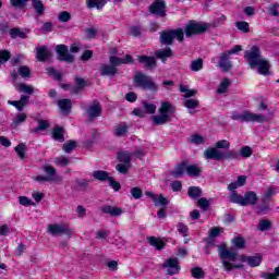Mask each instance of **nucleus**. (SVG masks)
<instances>
[{
  "instance_id": "obj_1",
  "label": "nucleus",
  "mask_w": 279,
  "mask_h": 279,
  "mask_svg": "<svg viewBox=\"0 0 279 279\" xmlns=\"http://www.w3.org/2000/svg\"><path fill=\"white\" fill-rule=\"evenodd\" d=\"M218 256L222 263L225 271L243 269V264H234L239 254L234 250H228L226 244L218 245Z\"/></svg>"
},
{
  "instance_id": "obj_2",
  "label": "nucleus",
  "mask_w": 279,
  "mask_h": 279,
  "mask_svg": "<svg viewBox=\"0 0 279 279\" xmlns=\"http://www.w3.org/2000/svg\"><path fill=\"white\" fill-rule=\"evenodd\" d=\"M205 160H216L221 162V160H239V153L234 149H229L227 151H221L217 148H207L204 151Z\"/></svg>"
},
{
  "instance_id": "obj_3",
  "label": "nucleus",
  "mask_w": 279,
  "mask_h": 279,
  "mask_svg": "<svg viewBox=\"0 0 279 279\" xmlns=\"http://www.w3.org/2000/svg\"><path fill=\"white\" fill-rule=\"evenodd\" d=\"M158 113L151 117L153 125H165V123H169L171 121V114H173V105L169 101H162Z\"/></svg>"
},
{
  "instance_id": "obj_4",
  "label": "nucleus",
  "mask_w": 279,
  "mask_h": 279,
  "mask_svg": "<svg viewBox=\"0 0 279 279\" xmlns=\"http://www.w3.org/2000/svg\"><path fill=\"white\" fill-rule=\"evenodd\" d=\"M187 195L191 199L197 201V206L201 210H210L213 206L214 198L202 197L203 191L199 186H190L187 190Z\"/></svg>"
},
{
  "instance_id": "obj_5",
  "label": "nucleus",
  "mask_w": 279,
  "mask_h": 279,
  "mask_svg": "<svg viewBox=\"0 0 279 279\" xmlns=\"http://www.w3.org/2000/svg\"><path fill=\"white\" fill-rule=\"evenodd\" d=\"M230 202L240 206H256L258 204V195L254 191L246 192L244 196L233 192L230 195Z\"/></svg>"
},
{
  "instance_id": "obj_6",
  "label": "nucleus",
  "mask_w": 279,
  "mask_h": 279,
  "mask_svg": "<svg viewBox=\"0 0 279 279\" xmlns=\"http://www.w3.org/2000/svg\"><path fill=\"white\" fill-rule=\"evenodd\" d=\"M232 121H241V123H265V117L260 113H253L244 110L242 113L233 111L231 113Z\"/></svg>"
},
{
  "instance_id": "obj_7",
  "label": "nucleus",
  "mask_w": 279,
  "mask_h": 279,
  "mask_svg": "<svg viewBox=\"0 0 279 279\" xmlns=\"http://www.w3.org/2000/svg\"><path fill=\"white\" fill-rule=\"evenodd\" d=\"M208 29H210V24L192 20L185 25L184 33L186 38H191L192 36H199L201 34H206Z\"/></svg>"
},
{
  "instance_id": "obj_8",
  "label": "nucleus",
  "mask_w": 279,
  "mask_h": 279,
  "mask_svg": "<svg viewBox=\"0 0 279 279\" xmlns=\"http://www.w3.org/2000/svg\"><path fill=\"white\" fill-rule=\"evenodd\" d=\"M133 82L136 86L143 88L144 90H158V85L154 83V80L144 73L137 72L133 77Z\"/></svg>"
},
{
  "instance_id": "obj_9",
  "label": "nucleus",
  "mask_w": 279,
  "mask_h": 279,
  "mask_svg": "<svg viewBox=\"0 0 279 279\" xmlns=\"http://www.w3.org/2000/svg\"><path fill=\"white\" fill-rule=\"evenodd\" d=\"M244 58L251 69H256L258 62L263 60V57H260V48L253 46L250 51L244 52Z\"/></svg>"
},
{
  "instance_id": "obj_10",
  "label": "nucleus",
  "mask_w": 279,
  "mask_h": 279,
  "mask_svg": "<svg viewBox=\"0 0 279 279\" xmlns=\"http://www.w3.org/2000/svg\"><path fill=\"white\" fill-rule=\"evenodd\" d=\"M48 234L51 236H60V234H66L71 236L73 234V229L69 228L66 225L51 223L47 226Z\"/></svg>"
},
{
  "instance_id": "obj_11",
  "label": "nucleus",
  "mask_w": 279,
  "mask_h": 279,
  "mask_svg": "<svg viewBox=\"0 0 279 279\" xmlns=\"http://www.w3.org/2000/svg\"><path fill=\"white\" fill-rule=\"evenodd\" d=\"M148 12L154 16L165 19L167 16V3L165 0H155L149 7Z\"/></svg>"
},
{
  "instance_id": "obj_12",
  "label": "nucleus",
  "mask_w": 279,
  "mask_h": 279,
  "mask_svg": "<svg viewBox=\"0 0 279 279\" xmlns=\"http://www.w3.org/2000/svg\"><path fill=\"white\" fill-rule=\"evenodd\" d=\"M56 52L60 62H68L69 64L75 62V57L69 53V47L66 45H57Z\"/></svg>"
},
{
  "instance_id": "obj_13",
  "label": "nucleus",
  "mask_w": 279,
  "mask_h": 279,
  "mask_svg": "<svg viewBox=\"0 0 279 279\" xmlns=\"http://www.w3.org/2000/svg\"><path fill=\"white\" fill-rule=\"evenodd\" d=\"M146 197L151 199L154 206L158 208H167V205L170 204L169 197H165L162 194H156L149 191L145 192Z\"/></svg>"
},
{
  "instance_id": "obj_14",
  "label": "nucleus",
  "mask_w": 279,
  "mask_h": 279,
  "mask_svg": "<svg viewBox=\"0 0 279 279\" xmlns=\"http://www.w3.org/2000/svg\"><path fill=\"white\" fill-rule=\"evenodd\" d=\"M101 104L98 100H94L86 109V114L89 121H95L97 117H101Z\"/></svg>"
},
{
  "instance_id": "obj_15",
  "label": "nucleus",
  "mask_w": 279,
  "mask_h": 279,
  "mask_svg": "<svg viewBox=\"0 0 279 279\" xmlns=\"http://www.w3.org/2000/svg\"><path fill=\"white\" fill-rule=\"evenodd\" d=\"M109 62L111 66H114V69H117V66H121V64H134V59L130 54H126L125 58L111 56L109 58Z\"/></svg>"
},
{
  "instance_id": "obj_16",
  "label": "nucleus",
  "mask_w": 279,
  "mask_h": 279,
  "mask_svg": "<svg viewBox=\"0 0 279 279\" xmlns=\"http://www.w3.org/2000/svg\"><path fill=\"white\" fill-rule=\"evenodd\" d=\"M43 171L44 173H46L48 182H62V178L58 175V171L56 170V168L51 166H44Z\"/></svg>"
},
{
  "instance_id": "obj_17",
  "label": "nucleus",
  "mask_w": 279,
  "mask_h": 279,
  "mask_svg": "<svg viewBox=\"0 0 279 279\" xmlns=\"http://www.w3.org/2000/svg\"><path fill=\"white\" fill-rule=\"evenodd\" d=\"M173 40H175V31H162L160 32V43L161 45H173Z\"/></svg>"
},
{
  "instance_id": "obj_18",
  "label": "nucleus",
  "mask_w": 279,
  "mask_h": 279,
  "mask_svg": "<svg viewBox=\"0 0 279 279\" xmlns=\"http://www.w3.org/2000/svg\"><path fill=\"white\" fill-rule=\"evenodd\" d=\"M241 263H247L250 267H260V263H263V257L260 255L257 256H240Z\"/></svg>"
},
{
  "instance_id": "obj_19",
  "label": "nucleus",
  "mask_w": 279,
  "mask_h": 279,
  "mask_svg": "<svg viewBox=\"0 0 279 279\" xmlns=\"http://www.w3.org/2000/svg\"><path fill=\"white\" fill-rule=\"evenodd\" d=\"M218 66L225 73H228V71H230L232 69V62H230V54H228V52H222L220 54V60H219Z\"/></svg>"
},
{
  "instance_id": "obj_20",
  "label": "nucleus",
  "mask_w": 279,
  "mask_h": 279,
  "mask_svg": "<svg viewBox=\"0 0 279 279\" xmlns=\"http://www.w3.org/2000/svg\"><path fill=\"white\" fill-rule=\"evenodd\" d=\"M119 72L114 65L102 63L100 64L99 73L102 77L110 76L114 77V75Z\"/></svg>"
},
{
  "instance_id": "obj_21",
  "label": "nucleus",
  "mask_w": 279,
  "mask_h": 279,
  "mask_svg": "<svg viewBox=\"0 0 279 279\" xmlns=\"http://www.w3.org/2000/svg\"><path fill=\"white\" fill-rule=\"evenodd\" d=\"M51 58V52L47 49V46L36 48V59L38 62H47Z\"/></svg>"
},
{
  "instance_id": "obj_22",
  "label": "nucleus",
  "mask_w": 279,
  "mask_h": 279,
  "mask_svg": "<svg viewBox=\"0 0 279 279\" xmlns=\"http://www.w3.org/2000/svg\"><path fill=\"white\" fill-rule=\"evenodd\" d=\"M184 108H187L189 114H195L197 112V108H199V101L193 98H186L183 101Z\"/></svg>"
},
{
  "instance_id": "obj_23",
  "label": "nucleus",
  "mask_w": 279,
  "mask_h": 279,
  "mask_svg": "<svg viewBox=\"0 0 279 279\" xmlns=\"http://www.w3.org/2000/svg\"><path fill=\"white\" fill-rule=\"evenodd\" d=\"M173 56V50L171 48H161L155 52V58L161 60V62H167V58H171Z\"/></svg>"
},
{
  "instance_id": "obj_24",
  "label": "nucleus",
  "mask_w": 279,
  "mask_h": 279,
  "mask_svg": "<svg viewBox=\"0 0 279 279\" xmlns=\"http://www.w3.org/2000/svg\"><path fill=\"white\" fill-rule=\"evenodd\" d=\"M203 169L199 163L189 165L187 175L190 178H202Z\"/></svg>"
},
{
  "instance_id": "obj_25",
  "label": "nucleus",
  "mask_w": 279,
  "mask_h": 279,
  "mask_svg": "<svg viewBox=\"0 0 279 279\" xmlns=\"http://www.w3.org/2000/svg\"><path fill=\"white\" fill-rule=\"evenodd\" d=\"M138 62L144 64L146 69H156V57L141 56Z\"/></svg>"
},
{
  "instance_id": "obj_26",
  "label": "nucleus",
  "mask_w": 279,
  "mask_h": 279,
  "mask_svg": "<svg viewBox=\"0 0 279 279\" xmlns=\"http://www.w3.org/2000/svg\"><path fill=\"white\" fill-rule=\"evenodd\" d=\"M257 72L259 75H268L269 69H271V65L269 64V61L262 59L259 62H257Z\"/></svg>"
},
{
  "instance_id": "obj_27",
  "label": "nucleus",
  "mask_w": 279,
  "mask_h": 279,
  "mask_svg": "<svg viewBox=\"0 0 279 279\" xmlns=\"http://www.w3.org/2000/svg\"><path fill=\"white\" fill-rule=\"evenodd\" d=\"M163 269H167L166 275L167 276H173L175 274V258H168L163 264H162Z\"/></svg>"
},
{
  "instance_id": "obj_28",
  "label": "nucleus",
  "mask_w": 279,
  "mask_h": 279,
  "mask_svg": "<svg viewBox=\"0 0 279 279\" xmlns=\"http://www.w3.org/2000/svg\"><path fill=\"white\" fill-rule=\"evenodd\" d=\"M32 1V8L35 10V14L37 16H43L45 14V3H43L41 0H31Z\"/></svg>"
},
{
  "instance_id": "obj_29",
  "label": "nucleus",
  "mask_w": 279,
  "mask_h": 279,
  "mask_svg": "<svg viewBox=\"0 0 279 279\" xmlns=\"http://www.w3.org/2000/svg\"><path fill=\"white\" fill-rule=\"evenodd\" d=\"M86 5L88 10H93L95 8L96 10H104L106 0H86Z\"/></svg>"
},
{
  "instance_id": "obj_30",
  "label": "nucleus",
  "mask_w": 279,
  "mask_h": 279,
  "mask_svg": "<svg viewBox=\"0 0 279 279\" xmlns=\"http://www.w3.org/2000/svg\"><path fill=\"white\" fill-rule=\"evenodd\" d=\"M148 243L155 247V250H158L159 252L165 247V241L160 238L156 236H149L147 238Z\"/></svg>"
},
{
  "instance_id": "obj_31",
  "label": "nucleus",
  "mask_w": 279,
  "mask_h": 279,
  "mask_svg": "<svg viewBox=\"0 0 279 279\" xmlns=\"http://www.w3.org/2000/svg\"><path fill=\"white\" fill-rule=\"evenodd\" d=\"M37 128L31 130V134H38V132H45V130H49V121L39 119L37 120Z\"/></svg>"
},
{
  "instance_id": "obj_32",
  "label": "nucleus",
  "mask_w": 279,
  "mask_h": 279,
  "mask_svg": "<svg viewBox=\"0 0 279 279\" xmlns=\"http://www.w3.org/2000/svg\"><path fill=\"white\" fill-rule=\"evenodd\" d=\"M119 162H123L124 165H132V153L128 150L118 153Z\"/></svg>"
},
{
  "instance_id": "obj_33",
  "label": "nucleus",
  "mask_w": 279,
  "mask_h": 279,
  "mask_svg": "<svg viewBox=\"0 0 279 279\" xmlns=\"http://www.w3.org/2000/svg\"><path fill=\"white\" fill-rule=\"evenodd\" d=\"M128 130H130V126H128V123L125 122H120L118 125L114 128V134L118 137L125 136L128 134Z\"/></svg>"
},
{
  "instance_id": "obj_34",
  "label": "nucleus",
  "mask_w": 279,
  "mask_h": 279,
  "mask_svg": "<svg viewBox=\"0 0 279 279\" xmlns=\"http://www.w3.org/2000/svg\"><path fill=\"white\" fill-rule=\"evenodd\" d=\"M189 173V160H183L177 166L175 175L177 178L184 175V173Z\"/></svg>"
},
{
  "instance_id": "obj_35",
  "label": "nucleus",
  "mask_w": 279,
  "mask_h": 279,
  "mask_svg": "<svg viewBox=\"0 0 279 279\" xmlns=\"http://www.w3.org/2000/svg\"><path fill=\"white\" fill-rule=\"evenodd\" d=\"M93 178L99 180V182H106V180H110V173L104 170H96L93 172Z\"/></svg>"
},
{
  "instance_id": "obj_36",
  "label": "nucleus",
  "mask_w": 279,
  "mask_h": 279,
  "mask_svg": "<svg viewBox=\"0 0 279 279\" xmlns=\"http://www.w3.org/2000/svg\"><path fill=\"white\" fill-rule=\"evenodd\" d=\"M177 230L181 236L185 238L184 243H189V239L186 238L189 236V226L184 225V222H179Z\"/></svg>"
},
{
  "instance_id": "obj_37",
  "label": "nucleus",
  "mask_w": 279,
  "mask_h": 279,
  "mask_svg": "<svg viewBox=\"0 0 279 279\" xmlns=\"http://www.w3.org/2000/svg\"><path fill=\"white\" fill-rule=\"evenodd\" d=\"M58 106L61 112H71V108H73L71 99H61L58 101Z\"/></svg>"
},
{
  "instance_id": "obj_38",
  "label": "nucleus",
  "mask_w": 279,
  "mask_h": 279,
  "mask_svg": "<svg viewBox=\"0 0 279 279\" xmlns=\"http://www.w3.org/2000/svg\"><path fill=\"white\" fill-rule=\"evenodd\" d=\"M179 90L181 93H184L183 95L184 99H191V97H195V95H197V90L189 89V86L186 85H180Z\"/></svg>"
},
{
  "instance_id": "obj_39",
  "label": "nucleus",
  "mask_w": 279,
  "mask_h": 279,
  "mask_svg": "<svg viewBox=\"0 0 279 279\" xmlns=\"http://www.w3.org/2000/svg\"><path fill=\"white\" fill-rule=\"evenodd\" d=\"M52 138L59 143H64V129L60 126L54 128L52 132Z\"/></svg>"
},
{
  "instance_id": "obj_40",
  "label": "nucleus",
  "mask_w": 279,
  "mask_h": 279,
  "mask_svg": "<svg viewBox=\"0 0 279 279\" xmlns=\"http://www.w3.org/2000/svg\"><path fill=\"white\" fill-rule=\"evenodd\" d=\"M190 69L194 73H197V71H202V69H204V59L198 58L196 60H193L190 64Z\"/></svg>"
},
{
  "instance_id": "obj_41",
  "label": "nucleus",
  "mask_w": 279,
  "mask_h": 279,
  "mask_svg": "<svg viewBox=\"0 0 279 279\" xmlns=\"http://www.w3.org/2000/svg\"><path fill=\"white\" fill-rule=\"evenodd\" d=\"M25 121H27V114L25 113H19L14 121L11 123V128H13V130H16V128H19V125H21V123H25Z\"/></svg>"
},
{
  "instance_id": "obj_42",
  "label": "nucleus",
  "mask_w": 279,
  "mask_h": 279,
  "mask_svg": "<svg viewBox=\"0 0 279 279\" xmlns=\"http://www.w3.org/2000/svg\"><path fill=\"white\" fill-rule=\"evenodd\" d=\"M232 245L236 247V250H243L245 248V239L241 235H238L232 239L231 241Z\"/></svg>"
},
{
  "instance_id": "obj_43",
  "label": "nucleus",
  "mask_w": 279,
  "mask_h": 279,
  "mask_svg": "<svg viewBox=\"0 0 279 279\" xmlns=\"http://www.w3.org/2000/svg\"><path fill=\"white\" fill-rule=\"evenodd\" d=\"M19 93H25L26 95H34V86L23 83L17 84Z\"/></svg>"
},
{
  "instance_id": "obj_44",
  "label": "nucleus",
  "mask_w": 279,
  "mask_h": 279,
  "mask_svg": "<svg viewBox=\"0 0 279 279\" xmlns=\"http://www.w3.org/2000/svg\"><path fill=\"white\" fill-rule=\"evenodd\" d=\"M230 80L223 78L217 89L218 95H223V93H227L228 88H230Z\"/></svg>"
},
{
  "instance_id": "obj_45",
  "label": "nucleus",
  "mask_w": 279,
  "mask_h": 279,
  "mask_svg": "<svg viewBox=\"0 0 279 279\" xmlns=\"http://www.w3.org/2000/svg\"><path fill=\"white\" fill-rule=\"evenodd\" d=\"M75 147H77V142L70 140L69 142L63 144L62 149L65 154H71V151H73V149H75Z\"/></svg>"
},
{
  "instance_id": "obj_46",
  "label": "nucleus",
  "mask_w": 279,
  "mask_h": 279,
  "mask_svg": "<svg viewBox=\"0 0 279 279\" xmlns=\"http://www.w3.org/2000/svg\"><path fill=\"white\" fill-rule=\"evenodd\" d=\"M209 149H226V150H229L230 149V142H228V140L218 141L215 144V147H209Z\"/></svg>"
},
{
  "instance_id": "obj_47",
  "label": "nucleus",
  "mask_w": 279,
  "mask_h": 279,
  "mask_svg": "<svg viewBox=\"0 0 279 279\" xmlns=\"http://www.w3.org/2000/svg\"><path fill=\"white\" fill-rule=\"evenodd\" d=\"M25 151H27V146L24 143H21L15 147V153L21 160L25 159Z\"/></svg>"
},
{
  "instance_id": "obj_48",
  "label": "nucleus",
  "mask_w": 279,
  "mask_h": 279,
  "mask_svg": "<svg viewBox=\"0 0 279 279\" xmlns=\"http://www.w3.org/2000/svg\"><path fill=\"white\" fill-rule=\"evenodd\" d=\"M10 36L11 38H27V35L23 31H21V28H12L10 31Z\"/></svg>"
},
{
  "instance_id": "obj_49",
  "label": "nucleus",
  "mask_w": 279,
  "mask_h": 279,
  "mask_svg": "<svg viewBox=\"0 0 279 279\" xmlns=\"http://www.w3.org/2000/svg\"><path fill=\"white\" fill-rule=\"evenodd\" d=\"M235 27L239 32H243V34H247L250 32V23L245 21L235 22Z\"/></svg>"
},
{
  "instance_id": "obj_50",
  "label": "nucleus",
  "mask_w": 279,
  "mask_h": 279,
  "mask_svg": "<svg viewBox=\"0 0 279 279\" xmlns=\"http://www.w3.org/2000/svg\"><path fill=\"white\" fill-rule=\"evenodd\" d=\"M17 73L19 75H21V77L24 78L32 77V71H29V68L27 65H21L17 69Z\"/></svg>"
},
{
  "instance_id": "obj_51",
  "label": "nucleus",
  "mask_w": 279,
  "mask_h": 279,
  "mask_svg": "<svg viewBox=\"0 0 279 279\" xmlns=\"http://www.w3.org/2000/svg\"><path fill=\"white\" fill-rule=\"evenodd\" d=\"M54 162L58 167H66L71 163V160L65 156H59L54 159Z\"/></svg>"
},
{
  "instance_id": "obj_52",
  "label": "nucleus",
  "mask_w": 279,
  "mask_h": 279,
  "mask_svg": "<svg viewBox=\"0 0 279 279\" xmlns=\"http://www.w3.org/2000/svg\"><path fill=\"white\" fill-rule=\"evenodd\" d=\"M269 228H271V221L269 220H260L257 226V230H259V232H267Z\"/></svg>"
},
{
  "instance_id": "obj_53",
  "label": "nucleus",
  "mask_w": 279,
  "mask_h": 279,
  "mask_svg": "<svg viewBox=\"0 0 279 279\" xmlns=\"http://www.w3.org/2000/svg\"><path fill=\"white\" fill-rule=\"evenodd\" d=\"M131 167H132V165H130V163H118L116 166V169H117V171H119V173L126 175V173L130 171Z\"/></svg>"
},
{
  "instance_id": "obj_54",
  "label": "nucleus",
  "mask_w": 279,
  "mask_h": 279,
  "mask_svg": "<svg viewBox=\"0 0 279 279\" xmlns=\"http://www.w3.org/2000/svg\"><path fill=\"white\" fill-rule=\"evenodd\" d=\"M143 108H144L145 112H147V114H155V112H156V105H154V104L144 101Z\"/></svg>"
},
{
  "instance_id": "obj_55",
  "label": "nucleus",
  "mask_w": 279,
  "mask_h": 279,
  "mask_svg": "<svg viewBox=\"0 0 279 279\" xmlns=\"http://www.w3.org/2000/svg\"><path fill=\"white\" fill-rule=\"evenodd\" d=\"M130 193L133 199H141V197H143V190H141L138 186L132 187Z\"/></svg>"
},
{
  "instance_id": "obj_56",
  "label": "nucleus",
  "mask_w": 279,
  "mask_h": 279,
  "mask_svg": "<svg viewBox=\"0 0 279 279\" xmlns=\"http://www.w3.org/2000/svg\"><path fill=\"white\" fill-rule=\"evenodd\" d=\"M10 58H12V54L10 53V51L1 50L0 51V66H1V64H5V62H8V60H10Z\"/></svg>"
},
{
  "instance_id": "obj_57",
  "label": "nucleus",
  "mask_w": 279,
  "mask_h": 279,
  "mask_svg": "<svg viewBox=\"0 0 279 279\" xmlns=\"http://www.w3.org/2000/svg\"><path fill=\"white\" fill-rule=\"evenodd\" d=\"M190 143H192L193 145H204L205 141L204 137L199 134H194L191 136V141Z\"/></svg>"
},
{
  "instance_id": "obj_58",
  "label": "nucleus",
  "mask_w": 279,
  "mask_h": 279,
  "mask_svg": "<svg viewBox=\"0 0 279 279\" xmlns=\"http://www.w3.org/2000/svg\"><path fill=\"white\" fill-rule=\"evenodd\" d=\"M123 215L122 210H104L102 216L110 218V217H121Z\"/></svg>"
},
{
  "instance_id": "obj_59",
  "label": "nucleus",
  "mask_w": 279,
  "mask_h": 279,
  "mask_svg": "<svg viewBox=\"0 0 279 279\" xmlns=\"http://www.w3.org/2000/svg\"><path fill=\"white\" fill-rule=\"evenodd\" d=\"M253 154L252 147L250 146H244L240 149V156H242V158H250Z\"/></svg>"
},
{
  "instance_id": "obj_60",
  "label": "nucleus",
  "mask_w": 279,
  "mask_h": 279,
  "mask_svg": "<svg viewBox=\"0 0 279 279\" xmlns=\"http://www.w3.org/2000/svg\"><path fill=\"white\" fill-rule=\"evenodd\" d=\"M58 21H60L61 23H69V21H71V13H69L68 11L59 13Z\"/></svg>"
},
{
  "instance_id": "obj_61",
  "label": "nucleus",
  "mask_w": 279,
  "mask_h": 279,
  "mask_svg": "<svg viewBox=\"0 0 279 279\" xmlns=\"http://www.w3.org/2000/svg\"><path fill=\"white\" fill-rule=\"evenodd\" d=\"M192 276L196 279H202V278H204L205 272L202 268L194 267V268H192Z\"/></svg>"
},
{
  "instance_id": "obj_62",
  "label": "nucleus",
  "mask_w": 279,
  "mask_h": 279,
  "mask_svg": "<svg viewBox=\"0 0 279 279\" xmlns=\"http://www.w3.org/2000/svg\"><path fill=\"white\" fill-rule=\"evenodd\" d=\"M19 202H20L21 206H35L36 205L27 196H20Z\"/></svg>"
},
{
  "instance_id": "obj_63",
  "label": "nucleus",
  "mask_w": 279,
  "mask_h": 279,
  "mask_svg": "<svg viewBox=\"0 0 279 279\" xmlns=\"http://www.w3.org/2000/svg\"><path fill=\"white\" fill-rule=\"evenodd\" d=\"M131 35L135 38H138L141 34H143V28L141 26H131L130 27Z\"/></svg>"
},
{
  "instance_id": "obj_64",
  "label": "nucleus",
  "mask_w": 279,
  "mask_h": 279,
  "mask_svg": "<svg viewBox=\"0 0 279 279\" xmlns=\"http://www.w3.org/2000/svg\"><path fill=\"white\" fill-rule=\"evenodd\" d=\"M29 0H10L12 8H25V3Z\"/></svg>"
}]
</instances>
